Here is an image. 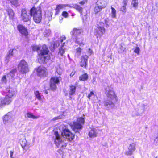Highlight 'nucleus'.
I'll use <instances>...</instances> for the list:
<instances>
[{"mask_svg":"<svg viewBox=\"0 0 158 158\" xmlns=\"http://www.w3.org/2000/svg\"><path fill=\"white\" fill-rule=\"evenodd\" d=\"M32 49L34 51H37L38 53V61L41 64L46 63L49 59V57L48 55L49 51L46 46L43 45L42 46L39 45H34Z\"/></svg>","mask_w":158,"mask_h":158,"instance_id":"1","label":"nucleus"},{"mask_svg":"<svg viewBox=\"0 0 158 158\" xmlns=\"http://www.w3.org/2000/svg\"><path fill=\"white\" fill-rule=\"evenodd\" d=\"M106 94L107 98L103 102L104 106L110 110L115 106L114 103L116 101L117 96L115 94L113 89L108 86L106 89Z\"/></svg>","mask_w":158,"mask_h":158,"instance_id":"2","label":"nucleus"},{"mask_svg":"<svg viewBox=\"0 0 158 158\" xmlns=\"http://www.w3.org/2000/svg\"><path fill=\"white\" fill-rule=\"evenodd\" d=\"M42 11L40 8H36L32 7L30 10V14L31 16L33 17V20L37 23H40L42 19Z\"/></svg>","mask_w":158,"mask_h":158,"instance_id":"3","label":"nucleus"},{"mask_svg":"<svg viewBox=\"0 0 158 158\" xmlns=\"http://www.w3.org/2000/svg\"><path fill=\"white\" fill-rule=\"evenodd\" d=\"M54 135L55 136V142L56 145L58 148H64L67 145V143L64 141V138L59 135L57 131H55Z\"/></svg>","mask_w":158,"mask_h":158,"instance_id":"4","label":"nucleus"},{"mask_svg":"<svg viewBox=\"0 0 158 158\" xmlns=\"http://www.w3.org/2000/svg\"><path fill=\"white\" fill-rule=\"evenodd\" d=\"M84 123V118H78L76 122H73V124L71 126V128L74 131H77V130L81 129L82 128V125Z\"/></svg>","mask_w":158,"mask_h":158,"instance_id":"5","label":"nucleus"},{"mask_svg":"<svg viewBox=\"0 0 158 158\" xmlns=\"http://www.w3.org/2000/svg\"><path fill=\"white\" fill-rule=\"evenodd\" d=\"M13 114L10 112L7 113L3 118L4 123L7 126H10L13 122Z\"/></svg>","mask_w":158,"mask_h":158,"instance_id":"6","label":"nucleus"},{"mask_svg":"<svg viewBox=\"0 0 158 158\" xmlns=\"http://www.w3.org/2000/svg\"><path fill=\"white\" fill-rule=\"evenodd\" d=\"M18 69L23 73H26L29 71L28 65L27 63L24 60L20 61L18 65Z\"/></svg>","mask_w":158,"mask_h":158,"instance_id":"7","label":"nucleus"},{"mask_svg":"<svg viewBox=\"0 0 158 158\" xmlns=\"http://www.w3.org/2000/svg\"><path fill=\"white\" fill-rule=\"evenodd\" d=\"M61 135L64 138H66L69 141H72L74 138V135L68 129H65L61 132Z\"/></svg>","mask_w":158,"mask_h":158,"instance_id":"8","label":"nucleus"},{"mask_svg":"<svg viewBox=\"0 0 158 158\" xmlns=\"http://www.w3.org/2000/svg\"><path fill=\"white\" fill-rule=\"evenodd\" d=\"M60 77H52L50 81V87L51 89L55 90L56 88V85L59 83Z\"/></svg>","mask_w":158,"mask_h":158,"instance_id":"9","label":"nucleus"},{"mask_svg":"<svg viewBox=\"0 0 158 158\" xmlns=\"http://www.w3.org/2000/svg\"><path fill=\"white\" fill-rule=\"evenodd\" d=\"M105 32V29L103 27L98 26L94 31V35L97 38L100 37Z\"/></svg>","mask_w":158,"mask_h":158,"instance_id":"10","label":"nucleus"},{"mask_svg":"<svg viewBox=\"0 0 158 158\" xmlns=\"http://www.w3.org/2000/svg\"><path fill=\"white\" fill-rule=\"evenodd\" d=\"M21 17L22 20L26 22L30 21L31 19V17L27 15L26 10L25 9H21Z\"/></svg>","mask_w":158,"mask_h":158,"instance_id":"11","label":"nucleus"},{"mask_svg":"<svg viewBox=\"0 0 158 158\" xmlns=\"http://www.w3.org/2000/svg\"><path fill=\"white\" fill-rule=\"evenodd\" d=\"M75 42L78 44L81 47L85 45V42L82 35H78L75 38Z\"/></svg>","mask_w":158,"mask_h":158,"instance_id":"12","label":"nucleus"},{"mask_svg":"<svg viewBox=\"0 0 158 158\" xmlns=\"http://www.w3.org/2000/svg\"><path fill=\"white\" fill-rule=\"evenodd\" d=\"M17 28L19 32L22 35L25 36L28 35L27 30L22 25H19L17 26Z\"/></svg>","mask_w":158,"mask_h":158,"instance_id":"13","label":"nucleus"},{"mask_svg":"<svg viewBox=\"0 0 158 158\" xmlns=\"http://www.w3.org/2000/svg\"><path fill=\"white\" fill-rule=\"evenodd\" d=\"M135 145L134 143L130 144L128 148V150L126 151L125 154L127 156H131L135 149Z\"/></svg>","mask_w":158,"mask_h":158,"instance_id":"14","label":"nucleus"},{"mask_svg":"<svg viewBox=\"0 0 158 158\" xmlns=\"http://www.w3.org/2000/svg\"><path fill=\"white\" fill-rule=\"evenodd\" d=\"M46 70V69L45 68L42 66H40L37 69V74L39 76H45L47 74Z\"/></svg>","mask_w":158,"mask_h":158,"instance_id":"15","label":"nucleus"},{"mask_svg":"<svg viewBox=\"0 0 158 158\" xmlns=\"http://www.w3.org/2000/svg\"><path fill=\"white\" fill-rule=\"evenodd\" d=\"M12 101V98L6 96L4 99L1 101L0 106H3L9 104Z\"/></svg>","mask_w":158,"mask_h":158,"instance_id":"16","label":"nucleus"},{"mask_svg":"<svg viewBox=\"0 0 158 158\" xmlns=\"http://www.w3.org/2000/svg\"><path fill=\"white\" fill-rule=\"evenodd\" d=\"M88 56L86 55H83L81 57L80 66L82 67H85L87 65Z\"/></svg>","mask_w":158,"mask_h":158,"instance_id":"17","label":"nucleus"},{"mask_svg":"<svg viewBox=\"0 0 158 158\" xmlns=\"http://www.w3.org/2000/svg\"><path fill=\"white\" fill-rule=\"evenodd\" d=\"M98 134V130L95 128H92L89 132L88 135L90 138H92L96 137Z\"/></svg>","mask_w":158,"mask_h":158,"instance_id":"18","label":"nucleus"},{"mask_svg":"<svg viewBox=\"0 0 158 158\" xmlns=\"http://www.w3.org/2000/svg\"><path fill=\"white\" fill-rule=\"evenodd\" d=\"M69 6L70 5L68 4H59L57 5L55 9V15H58L61 10L64 8L66 7H69Z\"/></svg>","mask_w":158,"mask_h":158,"instance_id":"19","label":"nucleus"},{"mask_svg":"<svg viewBox=\"0 0 158 158\" xmlns=\"http://www.w3.org/2000/svg\"><path fill=\"white\" fill-rule=\"evenodd\" d=\"M109 19L108 18H102L100 21V26L102 27H109V25L108 24V22L109 21Z\"/></svg>","mask_w":158,"mask_h":158,"instance_id":"20","label":"nucleus"},{"mask_svg":"<svg viewBox=\"0 0 158 158\" xmlns=\"http://www.w3.org/2000/svg\"><path fill=\"white\" fill-rule=\"evenodd\" d=\"M144 111V110L141 111L140 107L136 108L135 109V111L132 113V116L135 117L141 115Z\"/></svg>","mask_w":158,"mask_h":158,"instance_id":"21","label":"nucleus"},{"mask_svg":"<svg viewBox=\"0 0 158 158\" xmlns=\"http://www.w3.org/2000/svg\"><path fill=\"white\" fill-rule=\"evenodd\" d=\"M96 4L97 5L99 6L103 9L106 6L107 2V0H98Z\"/></svg>","mask_w":158,"mask_h":158,"instance_id":"22","label":"nucleus"},{"mask_svg":"<svg viewBox=\"0 0 158 158\" xmlns=\"http://www.w3.org/2000/svg\"><path fill=\"white\" fill-rule=\"evenodd\" d=\"M6 96L11 98L14 95L15 92L14 89L12 88H7L6 89Z\"/></svg>","mask_w":158,"mask_h":158,"instance_id":"23","label":"nucleus"},{"mask_svg":"<svg viewBox=\"0 0 158 158\" xmlns=\"http://www.w3.org/2000/svg\"><path fill=\"white\" fill-rule=\"evenodd\" d=\"M9 16L10 20H13L14 18L15 13L12 9L10 8H8L6 10Z\"/></svg>","mask_w":158,"mask_h":158,"instance_id":"24","label":"nucleus"},{"mask_svg":"<svg viewBox=\"0 0 158 158\" xmlns=\"http://www.w3.org/2000/svg\"><path fill=\"white\" fill-rule=\"evenodd\" d=\"M81 31L75 28L71 32V34L73 35V38L74 36L76 38L78 35H81Z\"/></svg>","mask_w":158,"mask_h":158,"instance_id":"25","label":"nucleus"},{"mask_svg":"<svg viewBox=\"0 0 158 158\" xmlns=\"http://www.w3.org/2000/svg\"><path fill=\"white\" fill-rule=\"evenodd\" d=\"M65 42H64L63 44H62L61 47L59 49L58 54L60 55L61 56H62L63 54H64L65 52Z\"/></svg>","mask_w":158,"mask_h":158,"instance_id":"26","label":"nucleus"},{"mask_svg":"<svg viewBox=\"0 0 158 158\" xmlns=\"http://www.w3.org/2000/svg\"><path fill=\"white\" fill-rule=\"evenodd\" d=\"M66 37L64 36L61 37L60 38V41H57L55 42L53 44V48L57 47L60 45V43L61 42V43L64 40H65Z\"/></svg>","mask_w":158,"mask_h":158,"instance_id":"27","label":"nucleus"},{"mask_svg":"<svg viewBox=\"0 0 158 158\" xmlns=\"http://www.w3.org/2000/svg\"><path fill=\"white\" fill-rule=\"evenodd\" d=\"M22 148L23 149H25V147L27 145V141L25 139H21L19 140Z\"/></svg>","mask_w":158,"mask_h":158,"instance_id":"28","label":"nucleus"},{"mask_svg":"<svg viewBox=\"0 0 158 158\" xmlns=\"http://www.w3.org/2000/svg\"><path fill=\"white\" fill-rule=\"evenodd\" d=\"M16 70L15 69L12 70L9 73L7 74L6 76L8 80L12 79L14 77L15 73L16 72Z\"/></svg>","mask_w":158,"mask_h":158,"instance_id":"29","label":"nucleus"},{"mask_svg":"<svg viewBox=\"0 0 158 158\" xmlns=\"http://www.w3.org/2000/svg\"><path fill=\"white\" fill-rule=\"evenodd\" d=\"M76 87L75 86L72 85L69 87V94L70 96L73 95L76 91Z\"/></svg>","mask_w":158,"mask_h":158,"instance_id":"30","label":"nucleus"},{"mask_svg":"<svg viewBox=\"0 0 158 158\" xmlns=\"http://www.w3.org/2000/svg\"><path fill=\"white\" fill-rule=\"evenodd\" d=\"M138 0H132L131 5L135 9L138 8Z\"/></svg>","mask_w":158,"mask_h":158,"instance_id":"31","label":"nucleus"},{"mask_svg":"<svg viewBox=\"0 0 158 158\" xmlns=\"http://www.w3.org/2000/svg\"><path fill=\"white\" fill-rule=\"evenodd\" d=\"M102 9V7H100V6L97 5L96 4V6L94 8V12L95 14H96L101 11Z\"/></svg>","mask_w":158,"mask_h":158,"instance_id":"32","label":"nucleus"},{"mask_svg":"<svg viewBox=\"0 0 158 158\" xmlns=\"http://www.w3.org/2000/svg\"><path fill=\"white\" fill-rule=\"evenodd\" d=\"M82 51V49L80 47H78L76 49V53L75 56L77 57H79L81 55Z\"/></svg>","mask_w":158,"mask_h":158,"instance_id":"33","label":"nucleus"},{"mask_svg":"<svg viewBox=\"0 0 158 158\" xmlns=\"http://www.w3.org/2000/svg\"><path fill=\"white\" fill-rule=\"evenodd\" d=\"M123 5L122 7L120 8V10L123 13H125L126 12V6L127 5V2L126 1L123 0Z\"/></svg>","mask_w":158,"mask_h":158,"instance_id":"34","label":"nucleus"},{"mask_svg":"<svg viewBox=\"0 0 158 158\" xmlns=\"http://www.w3.org/2000/svg\"><path fill=\"white\" fill-rule=\"evenodd\" d=\"M35 94L38 99L40 101L42 100V95L38 91H36L35 92Z\"/></svg>","mask_w":158,"mask_h":158,"instance_id":"35","label":"nucleus"},{"mask_svg":"<svg viewBox=\"0 0 158 158\" xmlns=\"http://www.w3.org/2000/svg\"><path fill=\"white\" fill-rule=\"evenodd\" d=\"M88 75L85 73L80 76L79 80L82 81H85L88 79Z\"/></svg>","mask_w":158,"mask_h":158,"instance_id":"36","label":"nucleus"},{"mask_svg":"<svg viewBox=\"0 0 158 158\" xmlns=\"http://www.w3.org/2000/svg\"><path fill=\"white\" fill-rule=\"evenodd\" d=\"M26 116L28 118H31L32 119H37L39 117V116L34 115L31 113H27L26 114Z\"/></svg>","mask_w":158,"mask_h":158,"instance_id":"37","label":"nucleus"},{"mask_svg":"<svg viewBox=\"0 0 158 158\" xmlns=\"http://www.w3.org/2000/svg\"><path fill=\"white\" fill-rule=\"evenodd\" d=\"M111 17L113 18H115L116 17V10L112 7H111Z\"/></svg>","mask_w":158,"mask_h":158,"instance_id":"38","label":"nucleus"},{"mask_svg":"<svg viewBox=\"0 0 158 158\" xmlns=\"http://www.w3.org/2000/svg\"><path fill=\"white\" fill-rule=\"evenodd\" d=\"M10 2L15 7H17L19 5V4L17 0H11Z\"/></svg>","mask_w":158,"mask_h":158,"instance_id":"39","label":"nucleus"},{"mask_svg":"<svg viewBox=\"0 0 158 158\" xmlns=\"http://www.w3.org/2000/svg\"><path fill=\"white\" fill-rule=\"evenodd\" d=\"M74 8L77 10L79 11L81 14L82 12L83 8L80 7L78 5L75 4L74 6Z\"/></svg>","mask_w":158,"mask_h":158,"instance_id":"40","label":"nucleus"},{"mask_svg":"<svg viewBox=\"0 0 158 158\" xmlns=\"http://www.w3.org/2000/svg\"><path fill=\"white\" fill-rule=\"evenodd\" d=\"M56 72L58 74L60 75L62 73L63 70L59 66L57 68Z\"/></svg>","mask_w":158,"mask_h":158,"instance_id":"41","label":"nucleus"},{"mask_svg":"<svg viewBox=\"0 0 158 158\" xmlns=\"http://www.w3.org/2000/svg\"><path fill=\"white\" fill-rule=\"evenodd\" d=\"M51 31L50 30L48 29V30H46L45 31L44 33V35L45 36L47 37L50 34Z\"/></svg>","mask_w":158,"mask_h":158,"instance_id":"42","label":"nucleus"},{"mask_svg":"<svg viewBox=\"0 0 158 158\" xmlns=\"http://www.w3.org/2000/svg\"><path fill=\"white\" fill-rule=\"evenodd\" d=\"M8 80L6 75L3 76L1 80L4 83H6Z\"/></svg>","mask_w":158,"mask_h":158,"instance_id":"43","label":"nucleus"},{"mask_svg":"<svg viewBox=\"0 0 158 158\" xmlns=\"http://www.w3.org/2000/svg\"><path fill=\"white\" fill-rule=\"evenodd\" d=\"M62 15L65 18L68 17L69 15L68 13L65 11H64L62 12Z\"/></svg>","mask_w":158,"mask_h":158,"instance_id":"44","label":"nucleus"},{"mask_svg":"<svg viewBox=\"0 0 158 158\" xmlns=\"http://www.w3.org/2000/svg\"><path fill=\"white\" fill-rule=\"evenodd\" d=\"M63 115H60V116H57L56 117H55L54 118L52 119V120H53V121H55V120H57L58 119H61V118H63Z\"/></svg>","mask_w":158,"mask_h":158,"instance_id":"45","label":"nucleus"},{"mask_svg":"<svg viewBox=\"0 0 158 158\" xmlns=\"http://www.w3.org/2000/svg\"><path fill=\"white\" fill-rule=\"evenodd\" d=\"M140 51V49L138 47H136L135 49L134 52L137 54H139Z\"/></svg>","mask_w":158,"mask_h":158,"instance_id":"46","label":"nucleus"},{"mask_svg":"<svg viewBox=\"0 0 158 158\" xmlns=\"http://www.w3.org/2000/svg\"><path fill=\"white\" fill-rule=\"evenodd\" d=\"M125 48L124 47L121 46L120 49L118 51V52L120 53H122L125 50Z\"/></svg>","mask_w":158,"mask_h":158,"instance_id":"47","label":"nucleus"},{"mask_svg":"<svg viewBox=\"0 0 158 158\" xmlns=\"http://www.w3.org/2000/svg\"><path fill=\"white\" fill-rule=\"evenodd\" d=\"M94 95V94L93 92L91 91L89 94L88 95V98L89 99H90V98Z\"/></svg>","mask_w":158,"mask_h":158,"instance_id":"48","label":"nucleus"},{"mask_svg":"<svg viewBox=\"0 0 158 158\" xmlns=\"http://www.w3.org/2000/svg\"><path fill=\"white\" fill-rule=\"evenodd\" d=\"M87 2V1L86 0H84L82 1H81L79 2V4L83 5L85 4Z\"/></svg>","mask_w":158,"mask_h":158,"instance_id":"49","label":"nucleus"},{"mask_svg":"<svg viewBox=\"0 0 158 158\" xmlns=\"http://www.w3.org/2000/svg\"><path fill=\"white\" fill-rule=\"evenodd\" d=\"M154 143L155 145H158V137L156 138L155 139Z\"/></svg>","mask_w":158,"mask_h":158,"instance_id":"50","label":"nucleus"},{"mask_svg":"<svg viewBox=\"0 0 158 158\" xmlns=\"http://www.w3.org/2000/svg\"><path fill=\"white\" fill-rule=\"evenodd\" d=\"M14 50L10 49L9 51V56H12L13 55V51Z\"/></svg>","mask_w":158,"mask_h":158,"instance_id":"51","label":"nucleus"},{"mask_svg":"<svg viewBox=\"0 0 158 158\" xmlns=\"http://www.w3.org/2000/svg\"><path fill=\"white\" fill-rule=\"evenodd\" d=\"M92 53V51L89 48L88 49V55L90 56L91 54Z\"/></svg>","mask_w":158,"mask_h":158,"instance_id":"52","label":"nucleus"},{"mask_svg":"<svg viewBox=\"0 0 158 158\" xmlns=\"http://www.w3.org/2000/svg\"><path fill=\"white\" fill-rule=\"evenodd\" d=\"M14 152L13 151H11L10 152V157L11 158H13V154Z\"/></svg>","mask_w":158,"mask_h":158,"instance_id":"53","label":"nucleus"},{"mask_svg":"<svg viewBox=\"0 0 158 158\" xmlns=\"http://www.w3.org/2000/svg\"><path fill=\"white\" fill-rule=\"evenodd\" d=\"M75 71H73L70 74V76L71 77H73L75 74Z\"/></svg>","mask_w":158,"mask_h":158,"instance_id":"54","label":"nucleus"},{"mask_svg":"<svg viewBox=\"0 0 158 158\" xmlns=\"http://www.w3.org/2000/svg\"><path fill=\"white\" fill-rule=\"evenodd\" d=\"M146 106V105H145L144 104H143L142 105V106L144 108Z\"/></svg>","mask_w":158,"mask_h":158,"instance_id":"55","label":"nucleus"},{"mask_svg":"<svg viewBox=\"0 0 158 158\" xmlns=\"http://www.w3.org/2000/svg\"><path fill=\"white\" fill-rule=\"evenodd\" d=\"M63 18L62 17H60V20H62L63 19Z\"/></svg>","mask_w":158,"mask_h":158,"instance_id":"56","label":"nucleus"},{"mask_svg":"<svg viewBox=\"0 0 158 158\" xmlns=\"http://www.w3.org/2000/svg\"><path fill=\"white\" fill-rule=\"evenodd\" d=\"M50 15L51 17L52 16V14L51 12L50 13Z\"/></svg>","mask_w":158,"mask_h":158,"instance_id":"57","label":"nucleus"},{"mask_svg":"<svg viewBox=\"0 0 158 158\" xmlns=\"http://www.w3.org/2000/svg\"><path fill=\"white\" fill-rule=\"evenodd\" d=\"M45 93H46V94H48V92H47V91H46V92H45Z\"/></svg>","mask_w":158,"mask_h":158,"instance_id":"58","label":"nucleus"},{"mask_svg":"<svg viewBox=\"0 0 158 158\" xmlns=\"http://www.w3.org/2000/svg\"><path fill=\"white\" fill-rule=\"evenodd\" d=\"M157 158V157H156V158Z\"/></svg>","mask_w":158,"mask_h":158,"instance_id":"59","label":"nucleus"}]
</instances>
